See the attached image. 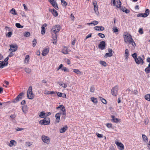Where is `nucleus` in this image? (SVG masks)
Returning a JSON list of instances; mask_svg holds the SVG:
<instances>
[{"label": "nucleus", "mask_w": 150, "mask_h": 150, "mask_svg": "<svg viewBox=\"0 0 150 150\" xmlns=\"http://www.w3.org/2000/svg\"><path fill=\"white\" fill-rule=\"evenodd\" d=\"M124 42L127 44H131L135 48L136 44L132 36L127 32H125L123 35Z\"/></svg>", "instance_id": "nucleus-1"}, {"label": "nucleus", "mask_w": 150, "mask_h": 150, "mask_svg": "<svg viewBox=\"0 0 150 150\" xmlns=\"http://www.w3.org/2000/svg\"><path fill=\"white\" fill-rule=\"evenodd\" d=\"M61 29V27L59 25H56L53 26L51 30V32L52 34H57V33H58Z\"/></svg>", "instance_id": "nucleus-2"}, {"label": "nucleus", "mask_w": 150, "mask_h": 150, "mask_svg": "<svg viewBox=\"0 0 150 150\" xmlns=\"http://www.w3.org/2000/svg\"><path fill=\"white\" fill-rule=\"evenodd\" d=\"M32 88L31 86H30L29 87L28 89L27 92V96L28 98L30 99H33L34 97V95L33 93Z\"/></svg>", "instance_id": "nucleus-3"}, {"label": "nucleus", "mask_w": 150, "mask_h": 150, "mask_svg": "<svg viewBox=\"0 0 150 150\" xmlns=\"http://www.w3.org/2000/svg\"><path fill=\"white\" fill-rule=\"evenodd\" d=\"M39 122L41 125H48L50 123V119L49 117H45L43 120H40Z\"/></svg>", "instance_id": "nucleus-4"}, {"label": "nucleus", "mask_w": 150, "mask_h": 150, "mask_svg": "<svg viewBox=\"0 0 150 150\" xmlns=\"http://www.w3.org/2000/svg\"><path fill=\"white\" fill-rule=\"evenodd\" d=\"M60 109L61 114L63 116H65L66 115V111L65 107L62 105H60L58 107L56 108V109L58 110Z\"/></svg>", "instance_id": "nucleus-5"}, {"label": "nucleus", "mask_w": 150, "mask_h": 150, "mask_svg": "<svg viewBox=\"0 0 150 150\" xmlns=\"http://www.w3.org/2000/svg\"><path fill=\"white\" fill-rule=\"evenodd\" d=\"M118 87L116 86L112 87L111 90V93L113 96H116L118 93Z\"/></svg>", "instance_id": "nucleus-6"}, {"label": "nucleus", "mask_w": 150, "mask_h": 150, "mask_svg": "<svg viewBox=\"0 0 150 150\" xmlns=\"http://www.w3.org/2000/svg\"><path fill=\"white\" fill-rule=\"evenodd\" d=\"M41 139L43 142L45 143L49 144L50 142V139L49 137L43 135L42 136Z\"/></svg>", "instance_id": "nucleus-7"}, {"label": "nucleus", "mask_w": 150, "mask_h": 150, "mask_svg": "<svg viewBox=\"0 0 150 150\" xmlns=\"http://www.w3.org/2000/svg\"><path fill=\"white\" fill-rule=\"evenodd\" d=\"M134 61L137 64H140L142 65L144 64V61L140 56H138L135 59Z\"/></svg>", "instance_id": "nucleus-8"}, {"label": "nucleus", "mask_w": 150, "mask_h": 150, "mask_svg": "<svg viewBox=\"0 0 150 150\" xmlns=\"http://www.w3.org/2000/svg\"><path fill=\"white\" fill-rule=\"evenodd\" d=\"M115 144L117 146L118 149L120 150H123L124 149V145L121 142H119L118 140L117 139L115 141Z\"/></svg>", "instance_id": "nucleus-9"}, {"label": "nucleus", "mask_w": 150, "mask_h": 150, "mask_svg": "<svg viewBox=\"0 0 150 150\" xmlns=\"http://www.w3.org/2000/svg\"><path fill=\"white\" fill-rule=\"evenodd\" d=\"M50 50V48L49 47H47L45 48L42 53V55L43 56L47 55L48 53Z\"/></svg>", "instance_id": "nucleus-10"}, {"label": "nucleus", "mask_w": 150, "mask_h": 150, "mask_svg": "<svg viewBox=\"0 0 150 150\" xmlns=\"http://www.w3.org/2000/svg\"><path fill=\"white\" fill-rule=\"evenodd\" d=\"M105 46V42L103 41L101 42L98 45V48L101 50L104 49Z\"/></svg>", "instance_id": "nucleus-11"}, {"label": "nucleus", "mask_w": 150, "mask_h": 150, "mask_svg": "<svg viewBox=\"0 0 150 150\" xmlns=\"http://www.w3.org/2000/svg\"><path fill=\"white\" fill-rule=\"evenodd\" d=\"M108 51L109 52L106 53L104 56V57L105 58H107L108 57H112L113 55L112 50L109 48L108 49Z\"/></svg>", "instance_id": "nucleus-12"}, {"label": "nucleus", "mask_w": 150, "mask_h": 150, "mask_svg": "<svg viewBox=\"0 0 150 150\" xmlns=\"http://www.w3.org/2000/svg\"><path fill=\"white\" fill-rule=\"evenodd\" d=\"M61 114V112H59L56 113L55 115L56 120L55 122L56 123H58L59 122L60 120V115Z\"/></svg>", "instance_id": "nucleus-13"}, {"label": "nucleus", "mask_w": 150, "mask_h": 150, "mask_svg": "<svg viewBox=\"0 0 150 150\" xmlns=\"http://www.w3.org/2000/svg\"><path fill=\"white\" fill-rule=\"evenodd\" d=\"M10 48L9 49V51L11 52L16 51L18 48L16 44L10 45Z\"/></svg>", "instance_id": "nucleus-14"}, {"label": "nucleus", "mask_w": 150, "mask_h": 150, "mask_svg": "<svg viewBox=\"0 0 150 150\" xmlns=\"http://www.w3.org/2000/svg\"><path fill=\"white\" fill-rule=\"evenodd\" d=\"M24 93H20L17 96L15 99L14 102L16 103L21 100L22 98V96L23 95Z\"/></svg>", "instance_id": "nucleus-15"}, {"label": "nucleus", "mask_w": 150, "mask_h": 150, "mask_svg": "<svg viewBox=\"0 0 150 150\" xmlns=\"http://www.w3.org/2000/svg\"><path fill=\"white\" fill-rule=\"evenodd\" d=\"M47 25L46 23H44L42 25L41 27V33L42 35L44 34L45 33V28L46 27Z\"/></svg>", "instance_id": "nucleus-16"}, {"label": "nucleus", "mask_w": 150, "mask_h": 150, "mask_svg": "<svg viewBox=\"0 0 150 150\" xmlns=\"http://www.w3.org/2000/svg\"><path fill=\"white\" fill-rule=\"evenodd\" d=\"M52 43L54 44H56L57 41V34H52Z\"/></svg>", "instance_id": "nucleus-17"}, {"label": "nucleus", "mask_w": 150, "mask_h": 150, "mask_svg": "<svg viewBox=\"0 0 150 150\" xmlns=\"http://www.w3.org/2000/svg\"><path fill=\"white\" fill-rule=\"evenodd\" d=\"M50 11L52 13L53 15L55 17H56L58 15V13L57 11L54 8L51 9L50 10Z\"/></svg>", "instance_id": "nucleus-18"}, {"label": "nucleus", "mask_w": 150, "mask_h": 150, "mask_svg": "<svg viewBox=\"0 0 150 150\" xmlns=\"http://www.w3.org/2000/svg\"><path fill=\"white\" fill-rule=\"evenodd\" d=\"M8 64V63L7 62V63H6L4 61H0V68L2 69L5 66H6Z\"/></svg>", "instance_id": "nucleus-19"}, {"label": "nucleus", "mask_w": 150, "mask_h": 150, "mask_svg": "<svg viewBox=\"0 0 150 150\" xmlns=\"http://www.w3.org/2000/svg\"><path fill=\"white\" fill-rule=\"evenodd\" d=\"M95 30H101L103 31L104 30L105 28L102 26H96L94 28Z\"/></svg>", "instance_id": "nucleus-20"}, {"label": "nucleus", "mask_w": 150, "mask_h": 150, "mask_svg": "<svg viewBox=\"0 0 150 150\" xmlns=\"http://www.w3.org/2000/svg\"><path fill=\"white\" fill-rule=\"evenodd\" d=\"M68 127L67 125H65L62 128L59 130V132L61 133L64 132L67 129Z\"/></svg>", "instance_id": "nucleus-21"}, {"label": "nucleus", "mask_w": 150, "mask_h": 150, "mask_svg": "<svg viewBox=\"0 0 150 150\" xmlns=\"http://www.w3.org/2000/svg\"><path fill=\"white\" fill-rule=\"evenodd\" d=\"M111 117L112 118V121L117 123L119 122V120H119L117 118H115V116L114 115H111Z\"/></svg>", "instance_id": "nucleus-22"}, {"label": "nucleus", "mask_w": 150, "mask_h": 150, "mask_svg": "<svg viewBox=\"0 0 150 150\" xmlns=\"http://www.w3.org/2000/svg\"><path fill=\"white\" fill-rule=\"evenodd\" d=\"M93 4L94 6V11L96 13L98 10V5L97 2L96 1H95L94 2H93Z\"/></svg>", "instance_id": "nucleus-23"}, {"label": "nucleus", "mask_w": 150, "mask_h": 150, "mask_svg": "<svg viewBox=\"0 0 150 150\" xmlns=\"http://www.w3.org/2000/svg\"><path fill=\"white\" fill-rule=\"evenodd\" d=\"M30 59V56L29 55H26L25 56V59L24 60V64H28L29 63Z\"/></svg>", "instance_id": "nucleus-24"}, {"label": "nucleus", "mask_w": 150, "mask_h": 150, "mask_svg": "<svg viewBox=\"0 0 150 150\" xmlns=\"http://www.w3.org/2000/svg\"><path fill=\"white\" fill-rule=\"evenodd\" d=\"M44 94L46 95H49L55 94V92L54 91H49L46 89L44 91Z\"/></svg>", "instance_id": "nucleus-25"}, {"label": "nucleus", "mask_w": 150, "mask_h": 150, "mask_svg": "<svg viewBox=\"0 0 150 150\" xmlns=\"http://www.w3.org/2000/svg\"><path fill=\"white\" fill-rule=\"evenodd\" d=\"M62 52L64 54H68V48L67 47H64L62 50Z\"/></svg>", "instance_id": "nucleus-26"}, {"label": "nucleus", "mask_w": 150, "mask_h": 150, "mask_svg": "<svg viewBox=\"0 0 150 150\" xmlns=\"http://www.w3.org/2000/svg\"><path fill=\"white\" fill-rule=\"evenodd\" d=\"M14 144H17L16 142L14 140H12L10 141V144L8 145L11 147H12L13 145L15 146L16 145Z\"/></svg>", "instance_id": "nucleus-27"}, {"label": "nucleus", "mask_w": 150, "mask_h": 150, "mask_svg": "<svg viewBox=\"0 0 150 150\" xmlns=\"http://www.w3.org/2000/svg\"><path fill=\"white\" fill-rule=\"evenodd\" d=\"M121 3L120 0H117L116 2L115 1V5L117 8H119L120 7Z\"/></svg>", "instance_id": "nucleus-28"}, {"label": "nucleus", "mask_w": 150, "mask_h": 150, "mask_svg": "<svg viewBox=\"0 0 150 150\" xmlns=\"http://www.w3.org/2000/svg\"><path fill=\"white\" fill-rule=\"evenodd\" d=\"M142 137L143 140L145 142L147 143L148 142V139L147 137L144 134H142Z\"/></svg>", "instance_id": "nucleus-29"}, {"label": "nucleus", "mask_w": 150, "mask_h": 150, "mask_svg": "<svg viewBox=\"0 0 150 150\" xmlns=\"http://www.w3.org/2000/svg\"><path fill=\"white\" fill-rule=\"evenodd\" d=\"M121 10L123 12H124L126 13H129L130 12V11L129 10L127 9L125 7L122 8Z\"/></svg>", "instance_id": "nucleus-30"}, {"label": "nucleus", "mask_w": 150, "mask_h": 150, "mask_svg": "<svg viewBox=\"0 0 150 150\" xmlns=\"http://www.w3.org/2000/svg\"><path fill=\"white\" fill-rule=\"evenodd\" d=\"M23 112L25 113H26L28 111V108L27 106L24 105L23 106L22 108Z\"/></svg>", "instance_id": "nucleus-31"}, {"label": "nucleus", "mask_w": 150, "mask_h": 150, "mask_svg": "<svg viewBox=\"0 0 150 150\" xmlns=\"http://www.w3.org/2000/svg\"><path fill=\"white\" fill-rule=\"evenodd\" d=\"M99 63L100 64L103 66L105 67H106L107 66V63L104 61L102 60L100 61Z\"/></svg>", "instance_id": "nucleus-32"}, {"label": "nucleus", "mask_w": 150, "mask_h": 150, "mask_svg": "<svg viewBox=\"0 0 150 150\" xmlns=\"http://www.w3.org/2000/svg\"><path fill=\"white\" fill-rule=\"evenodd\" d=\"M73 72L77 74L80 75L81 74V72L78 69H74Z\"/></svg>", "instance_id": "nucleus-33"}, {"label": "nucleus", "mask_w": 150, "mask_h": 150, "mask_svg": "<svg viewBox=\"0 0 150 150\" xmlns=\"http://www.w3.org/2000/svg\"><path fill=\"white\" fill-rule=\"evenodd\" d=\"M52 6L54 7L56 9H57L58 8V7L57 6V4L55 1L54 2V3H53V4H51Z\"/></svg>", "instance_id": "nucleus-34"}, {"label": "nucleus", "mask_w": 150, "mask_h": 150, "mask_svg": "<svg viewBox=\"0 0 150 150\" xmlns=\"http://www.w3.org/2000/svg\"><path fill=\"white\" fill-rule=\"evenodd\" d=\"M145 98L147 101H150V94L146 95L145 96Z\"/></svg>", "instance_id": "nucleus-35"}, {"label": "nucleus", "mask_w": 150, "mask_h": 150, "mask_svg": "<svg viewBox=\"0 0 150 150\" xmlns=\"http://www.w3.org/2000/svg\"><path fill=\"white\" fill-rule=\"evenodd\" d=\"M149 9H146L145 11V12L144 13V15L145 16V17H146L149 14Z\"/></svg>", "instance_id": "nucleus-36"}, {"label": "nucleus", "mask_w": 150, "mask_h": 150, "mask_svg": "<svg viewBox=\"0 0 150 150\" xmlns=\"http://www.w3.org/2000/svg\"><path fill=\"white\" fill-rule=\"evenodd\" d=\"M91 101L93 103H98V100L97 98L94 97H91Z\"/></svg>", "instance_id": "nucleus-37"}, {"label": "nucleus", "mask_w": 150, "mask_h": 150, "mask_svg": "<svg viewBox=\"0 0 150 150\" xmlns=\"http://www.w3.org/2000/svg\"><path fill=\"white\" fill-rule=\"evenodd\" d=\"M99 98L100 100L104 104H106L107 103L105 99L101 97H99Z\"/></svg>", "instance_id": "nucleus-38"}, {"label": "nucleus", "mask_w": 150, "mask_h": 150, "mask_svg": "<svg viewBox=\"0 0 150 150\" xmlns=\"http://www.w3.org/2000/svg\"><path fill=\"white\" fill-rule=\"evenodd\" d=\"M125 57H126V58L128 57L129 55V51L127 49H126L125 50Z\"/></svg>", "instance_id": "nucleus-39"}, {"label": "nucleus", "mask_w": 150, "mask_h": 150, "mask_svg": "<svg viewBox=\"0 0 150 150\" xmlns=\"http://www.w3.org/2000/svg\"><path fill=\"white\" fill-rule=\"evenodd\" d=\"M39 116L41 118L45 117V113L43 112H41L39 114Z\"/></svg>", "instance_id": "nucleus-40"}, {"label": "nucleus", "mask_w": 150, "mask_h": 150, "mask_svg": "<svg viewBox=\"0 0 150 150\" xmlns=\"http://www.w3.org/2000/svg\"><path fill=\"white\" fill-rule=\"evenodd\" d=\"M61 70L64 72H69V69L66 67H62V68L61 69Z\"/></svg>", "instance_id": "nucleus-41"}, {"label": "nucleus", "mask_w": 150, "mask_h": 150, "mask_svg": "<svg viewBox=\"0 0 150 150\" xmlns=\"http://www.w3.org/2000/svg\"><path fill=\"white\" fill-rule=\"evenodd\" d=\"M10 12L13 15H17V13H16L15 10L14 8H12L10 11Z\"/></svg>", "instance_id": "nucleus-42"}, {"label": "nucleus", "mask_w": 150, "mask_h": 150, "mask_svg": "<svg viewBox=\"0 0 150 150\" xmlns=\"http://www.w3.org/2000/svg\"><path fill=\"white\" fill-rule=\"evenodd\" d=\"M106 125L109 128H112V125L111 123H108L106 124Z\"/></svg>", "instance_id": "nucleus-43"}, {"label": "nucleus", "mask_w": 150, "mask_h": 150, "mask_svg": "<svg viewBox=\"0 0 150 150\" xmlns=\"http://www.w3.org/2000/svg\"><path fill=\"white\" fill-rule=\"evenodd\" d=\"M62 4V5L64 6H66L67 5V3L64 0H61Z\"/></svg>", "instance_id": "nucleus-44"}, {"label": "nucleus", "mask_w": 150, "mask_h": 150, "mask_svg": "<svg viewBox=\"0 0 150 150\" xmlns=\"http://www.w3.org/2000/svg\"><path fill=\"white\" fill-rule=\"evenodd\" d=\"M25 71L28 73H30L31 71V69L28 68H25Z\"/></svg>", "instance_id": "nucleus-45"}, {"label": "nucleus", "mask_w": 150, "mask_h": 150, "mask_svg": "<svg viewBox=\"0 0 150 150\" xmlns=\"http://www.w3.org/2000/svg\"><path fill=\"white\" fill-rule=\"evenodd\" d=\"M113 31L114 33H116L118 32V30L117 29V27H114L113 28Z\"/></svg>", "instance_id": "nucleus-46"}, {"label": "nucleus", "mask_w": 150, "mask_h": 150, "mask_svg": "<svg viewBox=\"0 0 150 150\" xmlns=\"http://www.w3.org/2000/svg\"><path fill=\"white\" fill-rule=\"evenodd\" d=\"M16 26L18 28H22L23 26L21 25L19 23H16Z\"/></svg>", "instance_id": "nucleus-47"}, {"label": "nucleus", "mask_w": 150, "mask_h": 150, "mask_svg": "<svg viewBox=\"0 0 150 150\" xmlns=\"http://www.w3.org/2000/svg\"><path fill=\"white\" fill-rule=\"evenodd\" d=\"M95 91V88L94 86H92L91 87L90 91L91 92L93 93Z\"/></svg>", "instance_id": "nucleus-48"}, {"label": "nucleus", "mask_w": 150, "mask_h": 150, "mask_svg": "<svg viewBox=\"0 0 150 150\" xmlns=\"http://www.w3.org/2000/svg\"><path fill=\"white\" fill-rule=\"evenodd\" d=\"M145 71L147 74L149 73L150 71V68L147 67L145 69Z\"/></svg>", "instance_id": "nucleus-49"}, {"label": "nucleus", "mask_w": 150, "mask_h": 150, "mask_svg": "<svg viewBox=\"0 0 150 150\" xmlns=\"http://www.w3.org/2000/svg\"><path fill=\"white\" fill-rule=\"evenodd\" d=\"M33 47H34L36 45V43H37V41H36V40L35 39H34L33 40Z\"/></svg>", "instance_id": "nucleus-50"}, {"label": "nucleus", "mask_w": 150, "mask_h": 150, "mask_svg": "<svg viewBox=\"0 0 150 150\" xmlns=\"http://www.w3.org/2000/svg\"><path fill=\"white\" fill-rule=\"evenodd\" d=\"M30 35V33L28 32H26L24 33V35L26 37H29Z\"/></svg>", "instance_id": "nucleus-51"}, {"label": "nucleus", "mask_w": 150, "mask_h": 150, "mask_svg": "<svg viewBox=\"0 0 150 150\" xmlns=\"http://www.w3.org/2000/svg\"><path fill=\"white\" fill-rule=\"evenodd\" d=\"M98 35L102 38H104L105 37L104 35L101 33H98Z\"/></svg>", "instance_id": "nucleus-52"}, {"label": "nucleus", "mask_w": 150, "mask_h": 150, "mask_svg": "<svg viewBox=\"0 0 150 150\" xmlns=\"http://www.w3.org/2000/svg\"><path fill=\"white\" fill-rule=\"evenodd\" d=\"M59 85L63 87L64 88H65L67 87V85L66 84L64 83H60Z\"/></svg>", "instance_id": "nucleus-53"}, {"label": "nucleus", "mask_w": 150, "mask_h": 150, "mask_svg": "<svg viewBox=\"0 0 150 150\" xmlns=\"http://www.w3.org/2000/svg\"><path fill=\"white\" fill-rule=\"evenodd\" d=\"M96 134L98 137L102 138L103 137V135L102 134H100L98 133H96Z\"/></svg>", "instance_id": "nucleus-54"}, {"label": "nucleus", "mask_w": 150, "mask_h": 150, "mask_svg": "<svg viewBox=\"0 0 150 150\" xmlns=\"http://www.w3.org/2000/svg\"><path fill=\"white\" fill-rule=\"evenodd\" d=\"M132 56L134 59L137 57L136 53H134V54H132Z\"/></svg>", "instance_id": "nucleus-55"}, {"label": "nucleus", "mask_w": 150, "mask_h": 150, "mask_svg": "<svg viewBox=\"0 0 150 150\" xmlns=\"http://www.w3.org/2000/svg\"><path fill=\"white\" fill-rule=\"evenodd\" d=\"M137 16L138 17H145V16H144V13H140L139 14H138L137 15Z\"/></svg>", "instance_id": "nucleus-56"}, {"label": "nucleus", "mask_w": 150, "mask_h": 150, "mask_svg": "<svg viewBox=\"0 0 150 150\" xmlns=\"http://www.w3.org/2000/svg\"><path fill=\"white\" fill-rule=\"evenodd\" d=\"M139 32L140 34H142L143 33V29L142 28H140L139 30Z\"/></svg>", "instance_id": "nucleus-57"}, {"label": "nucleus", "mask_w": 150, "mask_h": 150, "mask_svg": "<svg viewBox=\"0 0 150 150\" xmlns=\"http://www.w3.org/2000/svg\"><path fill=\"white\" fill-rule=\"evenodd\" d=\"M51 114V113L50 112L45 113V117H47L48 116L50 115Z\"/></svg>", "instance_id": "nucleus-58"}, {"label": "nucleus", "mask_w": 150, "mask_h": 150, "mask_svg": "<svg viewBox=\"0 0 150 150\" xmlns=\"http://www.w3.org/2000/svg\"><path fill=\"white\" fill-rule=\"evenodd\" d=\"M63 65L62 64H60L59 67H58V68H57V70H59V69H61L62 68V67H63Z\"/></svg>", "instance_id": "nucleus-59"}, {"label": "nucleus", "mask_w": 150, "mask_h": 150, "mask_svg": "<svg viewBox=\"0 0 150 150\" xmlns=\"http://www.w3.org/2000/svg\"><path fill=\"white\" fill-rule=\"evenodd\" d=\"M12 35V32H8V33L7 34V36H8V37H11V36Z\"/></svg>", "instance_id": "nucleus-60"}, {"label": "nucleus", "mask_w": 150, "mask_h": 150, "mask_svg": "<svg viewBox=\"0 0 150 150\" xmlns=\"http://www.w3.org/2000/svg\"><path fill=\"white\" fill-rule=\"evenodd\" d=\"M98 22L96 21H94L92 22L93 24H94V25L98 24Z\"/></svg>", "instance_id": "nucleus-61"}, {"label": "nucleus", "mask_w": 150, "mask_h": 150, "mask_svg": "<svg viewBox=\"0 0 150 150\" xmlns=\"http://www.w3.org/2000/svg\"><path fill=\"white\" fill-rule=\"evenodd\" d=\"M57 94L58 96L61 97L62 96V95L63 94V93H62L58 92L57 93Z\"/></svg>", "instance_id": "nucleus-62"}, {"label": "nucleus", "mask_w": 150, "mask_h": 150, "mask_svg": "<svg viewBox=\"0 0 150 150\" xmlns=\"http://www.w3.org/2000/svg\"><path fill=\"white\" fill-rule=\"evenodd\" d=\"M66 62L67 63V64L68 65H69L71 64V62H70V60L69 59H67Z\"/></svg>", "instance_id": "nucleus-63"}, {"label": "nucleus", "mask_w": 150, "mask_h": 150, "mask_svg": "<svg viewBox=\"0 0 150 150\" xmlns=\"http://www.w3.org/2000/svg\"><path fill=\"white\" fill-rule=\"evenodd\" d=\"M91 37V34H89L88 35H87L86 38V40L87 38H90Z\"/></svg>", "instance_id": "nucleus-64"}]
</instances>
